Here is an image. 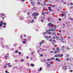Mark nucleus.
<instances>
[{"mask_svg":"<svg viewBox=\"0 0 73 73\" xmlns=\"http://www.w3.org/2000/svg\"><path fill=\"white\" fill-rule=\"evenodd\" d=\"M3 24V25H6V24L5 23H3V21H1L0 23V27H1L2 26Z\"/></svg>","mask_w":73,"mask_h":73,"instance_id":"1","label":"nucleus"},{"mask_svg":"<svg viewBox=\"0 0 73 73\" xmlns=\"http://www.w3.org/2000/svg\"><path fill=\"white\" fill-rule=\"evenodd\" d=\"M44 37L46 38V40H48L49 38H51V37H50V36H45V35H44Z\"/></svg>","mask_w":73,"mask_h":73,"instance_id":"2","label":"nucleus"},{"mask_svg":"<svg viewBox=\"0 0 73 73\" xmlns=\"http://www.w3.org/2000/svg\"><path fill=\"white\" fill-rule=\"evenodd\" d=\"M19 19L21 20H24V18L23 16L21 15L20 16Z\"/></svg>","mask_w":73,"mask_h":73,"instance_id":"3","label":"nucleus"},{"mask_svg":"<svg viewBox=\"0 0 73 73\" xmlns=\"http://www.w3.org/2000/svg\"><path fill=\"white\" fill-rule=\"evenodd\" d=\"M49 31H48L46 32H44V33L43 34V35H45V34H46V33H48V34H51V33L50 32H49Z\"/></svg>","mask_w":73,"mask_h":73,"instance_id":"4","label":"nucleus"},{"mask_svg":"<svg viewBox=\"0 0 73 73\" xmlns=\"http://www.w3.org/2000/svg\"><path fill=\"white\" fill-rule=\"evenodd\" d=\"M62 69L63 70H66V66H62Z\"/></svg>","mask_w":73,"mask_h":73,"instance_id":"5","label":"nucleus"},{"mask_svg":"<svg viewBox=\"0 0 73 73\" xmlns=\"http://www.w3.org/2000/svg\"><path fill=\"white\" fill-rule=\"evenodd\" d=\"M33 16H38V13H35L33 14Z\"/></svg>","mask_w":73,"mask_h":73,"instance_id":"6","label":"nucleus"},{"mask_svg":"<svg viewBox=\"0 0 73 73\" xmlns=\"http://www.w3.org/2000/svg\"><path fill=\"white\" fill-rule=\"evenodd\" d=\"M56 26L53 29H49L48 30V31H55V30H54V29H55V28H56Z\"/></svg>","mask_w":73,"mask_h":73,"instance_id":"7","label":"nucleus"},{"mask_svg":"<svg viewBox=\"0 0 73 73\" xmlns=\"http://www.w3.org/2000/svg\"><path fill=\"white\" fill-rule=\"evenodd\" d=\"M48 25L49 27H50L52 28V24L51 23H49L48 24Z\"/></svg>","mask_w":73,"mask_h":73,"instance_id":"8","label":"nucleus"},{"mask_svg":"<svg viewBox=\"0 0 73 73\" xmlns=\"http://www.w3.org/2000/svg\"><path fill=\"white\" fill-rule=\"evenodd\" d=\"M3 16H4V13H2L0 14V17H3Z\"/></svg>","mask_w":73,"mask_h":73,"instance_id":"9","label":"nucleus"},{"mask_svg":"<svg viewBox=\"0 0 73 73\" xmlns=\"http://www.w3.org/2000/svg\"><path fill=\"white\" fill-rule=\"evenodd\" d=\"M42 70V68H41V67L40 68V69H38V71L39 72H40V71H41Z\"/></svg>","mask_w":73,"mask_h":73,"instance_id":"10","label":"nucleus"},{"mask_svg":"<svg viewBox=\"0 0 73 73\" xmlns=\"http://www.w3.org/2000/svg\"><path fill=\"white\" fill-rule=\"evenodd\" d=\"M62 49H66V47H65V46H63L62 47Z\"/></svg>","mask_w":73,"mask_h":73,"instance_id":"11","label":"nucleus"},{"mask_svg":"<svg viewBox=\"0 0 73 73\" xmlns=\"http://www.w3.org/2000/svg\"><path fill=\"white\" fill-rule=\"evenodd\" d=\"M5 58H9V56H5Z\"/></svg>","mask_w":73,"mask_h":73,"instance_id":"12","label":"nucleus"},{"mask_svg":"<svg viewBox=\"0 0 73 73\" xmlns=\"http://www.w3.org/2000/svg\"><path fill=\"white\" fill-rule=\"evenodd\" d=\"M42 44H44L45 43V40H42Z\"/></svg>","mask_w":73,"mask_h":73,"instance_id":"13","label":"nucleus"},{"mask_svg":"<svg viewBox=\"0 0 73 73\" xmlns=\"http://www.w3.org/2000/svg\"><path fill=\"white\" fill-rule=\"evenodd\" d=\"M54 57H58V54H56L54 56Z\"/></svg>","mask_w":73,"mask_h":73,"instance_id":"14","label":"nucleus"},{"mask_svg":"<svg viewBox=\"0 0 73 73\" xmlns=\"http://www.w3.org/2000/svg\"><path fill=\"white\" fill-rule=\"evenodd\" d=\"M59 51H60V50H57V51H55L54 52V53L55 54L57 53H58V52H59Z\"/></svg>","mask_w":73,"mask_h":73,"instance_id":"15","label":"nucleus"},{"mask_svg":"<svg viewBox=\"0 0 73 73\" xmlns=\"http://www.w3.org/2000/svg\"><path fill=\"white\" fill-rule=\"evenodd\" d=\"M48 9H49V11H51L52 9H51V8H50V7H49L48 8Z\"/></svg>","mask_w":73,"mask_h":73,"instance_id":"16","label":"nucleus"},{"mask_svg":"<svg viewBox=\"0 0 73 73\" xmlns=\"http://www.w3.org/2000/svg\"><path fill=\"white\" fill-rule=\"evenodd\" d=\"M23 44H25L26 43V41H25V40L23 42Z\"/></svg>","mask_w":73,"mask_h":73,"instance_id":"17","label":"nucleus"},{"mask_svg":"<svg viewBox=\"0 0 73 73\" xmlns=\"http://www.w3.org/2000/svg\"><path fill=\"white\" fill-rule=\"evenodd\" d=\"M49 13H50V12L48 11V12H45V13L46 14H49Z\"/></svg>","mask_w":73,"mask_h":73,"instance_id":"18","label":"nucleus"},{"mask_svg":"<svg viewBox=\"0 0 73 73\" xmlns=\"http://www.w3.org/2000/svg\"><path fill=\"white\" fill-rule=\"evenodd\" d=\"M37 4H38L39 5H40V1H38L37 2Z\"/></svg>","mask_w":73,"mask_h":73,"instance_id":"19","label":"nucleus"},{"mask_svg":"<svg viewBox=\"0 0 73 73\" xmlns=\"http://www.w3.org/2000/svg\"><path fill=\"white\" fill-rule=\"evenodd\" d=\"M31 66H32L34 67V64H31Z\"/></svg>","mask_w":73,"mask_h":73,"instance_id":"20","label":"nucleus"},{"mask_svg":"<svg viewBox=\"0 0 73 73\" xmlns=\"http://www.w3.org/2000/svg\"><path fill=\"white\" fill-rule=\"evenodd\" d=\"M63 42V43H64V42H63V38L62 37V38L60 39Z\"/></svg>","mask_w":73,"mask_h":73,"instance_id":"21","label":"nucleus"},{"mask_svg":"<svg viewBox=\"0 0 73 73\" xmlns=\"http://www.w3.org/2000/svg\"><path fill=\"white\" fill-rule=\"evenodd\" d=\"M64 14H61L62 17H64Z\"/></svg>","mask_w":73,"mask_h":73,"instance_id":"22","label":"nucleus"},{"mask_svg":"<svg viewBox=\"0 0 73 73\" xmlns=\"http://www.w3.org/2000/svg\"><path fill=\"white\" fill-rule=\"evenodd\" d=\"M31 23H34V20H32V21H31Z\"/></svg>","mask_w":73,"mask_h":73,"instance_id":"23","label":"nucleus"},{"mask_svg":"<svg viewBox=\"0 0 73 73\" xmlns=\"http://www.w3.org/2000/svg\"><path fill=\"white\" fill-rule=\"evenodd\" d=\"M14 69H17L18 68V67L17 66H16L14 67Z\"/></svg>","mask_w":73,"mask_h":73,"instance_id":"24","label":"nucleus"},{"mask_svg":"<svg viewBox=\"0 0 73 73\" xmlns=\"http://www.w3.org/2000/svg\"><path fill=\"white\" fill-rule=\"evenodd\" d=\"M33 10H36V7H34L33 8Z\"/></svg>","mask_w":73,"mask_h":73,"instance_id":"25","label":"nucleus"},{"mask_svg":"<svg viewBox=\"0 0 73 73\" xmlns=\"http://www.w3.org/2000/svg\"><path fill=\"white\" fill-rule=\"evenodd\" d=\"M69 59H70V58H67L66 59V61H68L69 60Z\"/></svg>","mask_w":73,"mask_h":73,"instance_id":"26","label":"nucleus"},{"mask_svg":"<svg viewBox=\"0 0 73 73\" xmlns=\"http://www.w3.org/2000/svg\"><path fill=\"white\" fill-rule=\"evenodd\" d=\"M69 19H70V20H71L72 21V20H73V19L72 18H69Z\"/></svg>","mask_w":73,"mask_h":73,"instance_id":"27","label":"nucleus"},{"mask_svg":"<svg viewBox=\"0 0 73 73\" xmlns=\"http://www.w3.org/2000/svg\"><path fill=\"white\" fill-rule=\"evenodd\" d=\"M21 62H24V59H22L21 60Z\"/></svg>","mask_w":73,"mask_h":73,"instance_id":"28","label":"nucleus"},{"mask_svg":"<svg viewBox=\"0 0 73 73\" xmlns=\"http://www.w3.org/2000/svg\"><path fill=\"white\" fill-rule=\"evenodd\" d=\"M15 53H18V51L17 50H16L15 51Z\"/></svg>","mask_w":73,"mask_h":73,"instance_id":"29","label":"nucleus"},{"mask_svg":"<svg viewBox=\"0 0 73 73\" xmlns=\"http://www.w3.org/2000/svg\"><path fill=\"white\" fill-rule=\"evenodd\" d=\"M47 67H49V66H50V65L49 64H48V65H47Z\"/></svg>","mask_w":73,"mask_h":73,"instance_id":"30","label":"nucleus"},{"mask_svg":"<svg viewBox=\"0 0 73 73\" xmlns=\"http://www.w3.org/2000/svg\"><path fill=\"white\" fill-rule=\"evenodd\" d=\"M47 60L48 61H50V60L49 59H47Z\"/></svg>","mask_w":73,"mask_h":73,"instance_id":"31","label":"nucleus"},{"mask_svg":"<svg viewBox=\"0 0 73 73\" xmlns=\"http://www.w3.org/2000/svg\"><path fill=\"white\" fill-rule=\"evenodd\" d=\"M3 40V38H1L0 39V40Z\"/></svg>","mask_w":73,"mask_h":73,"instance_id":"32","label":"nucleus"},{"mask_svg":"<svg viewBox=\"0 0 73 73\" xmlns=\"http://www.w3.org/2000/svg\"><path fill=\"white\" fill-rule=\"evenodd\" d=\"M5 46L6 47V48H8V46L7 45H6Z\"/></svg>","mask_w":73,"mask_h":73,"instance_id":"33","label":"nucleus"},{"mask_svg":"<svg viewBox=\"0 0 73 73\" xmlns=\"http://www.w3.org/2000/svg\"><path fill=\"white\" fill-rule=\"evenodd\" d=\"M5 73H9V72H8V71H5Z\"/></svg>","mask_w":73,"mask_h":73,"instance_id":"34","label":"nucleus"},{"mask_svg":"<svg viewBox=\"0 0 73 73\" xmlns=\"http://www.w3.org/2000/svg\"><path fill=\"white\" fill-rule=\"evenodd\" d=\"M62 56H63V55L62 54L61 55H60V57H62Z\"/></svg>","mask_w":73,"mask_h":73,"instance_id":"35","label":"nucleus"},{"mask_svg":"<svg viewBox=\"0 0 73 73\" xmlns=\"http://www.w3.org/2000/svg\"><path fill=\"white\" fill-rule=\"evenodd\" d=\"M67 48L68 50H69L70 48H69V47H67Z\"/></svg>","mask_w":73,"mask_h":73,"instance_id":"36","label":"nucleus"},{"mask_svg":"<svg viewBox=\"0 0 73 73\" xmlns=\"http://www.w3.org/2000/svg\"><path fill=\"white\" fill-rule=\"evenodd\" d=\"M4 68H7V66H4Z\"/></svg>","mask_w":73,"mask_h":73,"instance_id":"37","label":"nucleus"},{"mask_svg":"<svg viewBox=\"0 0 73 73\" xmlns=\"http://www.w3.org/2000/svg\"><path fill=\"white\" fill-rule=\"evenodd\" d=\"M52 7H55V5H52Z\"/></svg>","mask_w":73,"mask_h":73,"instance_id":"38","label":"nucleus"},{"mask_svg":"<svg viewBox=\"0 0 73 73\" xmlns=\"http://www.w3.org/2000/svg\"><path fill=\"white\" fill-rule=\"evenodd\" d=\"M25 0H21V1H22V2H24V1H25Z\"/></svg>","mask_w":73,"mask_h":73,"instance_id":"39","label":"nucleus"},{"mask_svg":"<svg viewBox=\"0 0 73 73\" xmlns=\"http://www.w3.org/2000/svg\"><path fill=\"white\" fill-rule=\"evenodd\" d=\"M70 5H73V3H70Z\"/></svg>","mask_w":73,"mask_h":73,"instance_id":"40","label":"nucleus"},{"mask_svg":"<svg viewBox=\"0 0 73 73\" xmlns=\"http://www.w3.org/2000/svg\"><path fill=\"white\" fill-rule=\"evenodd\" d=\"M30 59L31 60H33V58L32 57Z\"/></svg>","mask_w":73,"mask_h":73,"instance_id":"41","label":"nucleus"},{"mask_svg":"<svg viewBox=\"0 0 73 73\" xmlns=\"http://www.w3.org/2000/svg\"><path fill=\"white\" fill-rule=\"evenodd\" d=\"M40 56H41V57H42L43 56V55H42V54H41L40 55Z\"/></svg>","mask_w":73,"mask_h":73,"instance_id":"42","label":"nucleus"},{"mask_svg":"<svg viewBox=\"0 0 73 73\" xmlns=\"http://www.w3.org/2000/svg\"><path fill=\"white\" fill-rule=\"evenodd\" d=\"M31 23V21H29V23Z\"/></svg>","mask_w":73,"mask_h":73,"instance_id":"43","label":"nucleus"},{"mask_svg":"<svg viewBox=\"0 0 73 73\" xmlns=\"http://www.w3.org/2000/svg\"><path fill=\"white\" fill-rule=\"evenodd\" d=\"M31 37H29V38H28V40H31Z\"/></svg>","mask_w":73,"mask_h":73,"instance_id":"44","label":"nucleus"},{"mask_svg":"<svg viewBox=\"0 0 73 73\" xmlns=\"http://www.w3.org/2000/svg\"><path fill=\"white\" fill-rule=\"evenodd\" d=\"M58 20L59 21H61V19H58Z\"/></svg>","mask_w":73,"mask_h":73,"instance_id":"45","label":"nucleus"},{"mask_svg":"<svg viewBox=\"0 0 73 73\" xmlns=\"http://www.w3.org/2000/svg\"><path fill=\"white\" fill-rule=\"evenodd\" d=\"M46 60H43V61L44 62H46Z\"/></svg>","mask_w":73,"mask_h":73,"instance_id":"46","label":"nucleus"},{"mask_svg":"<svg viewBox=\"0 0 73 73\" xmlns=\"http://www.w3.org/2000/svg\"><path fill=\"white\" fill-rule=\"evenodd\" d=\"M70 72H73V70H70Z\"/></svg>","mask_w":73,"mask_h":73,"instance_id":"47","label":"nucleus"},{"mask_svg":"<svg viewBox=\"0 0 73 73\" xmlns=\"http://www.w3.org/2000/svg\"><path fill=\"white\" fill-rule=\"evenodd\" d=\"M42 44V42L40 43V46H41V44Z\"/></svg>","mask_w":73,"mask_h":73,"instance_id":"48","label":"nucleus"},{"mask_svg":"<svg viewBox=\"0 0 73 73\" xmlns=\"http://www.w3.org/2000/svg\"><path fill=\"white\" fill-rule=\"evenodd\" d=\"M24 40H25V41H27V40L26 39H25Z\"/></svg>","mask_w":73,"mask_h":73,"instance_id":"49","label":"nucleus"},{"mask_svg":"<svg viewBox=\"0 0 73 73\" xmlns=\"http://www.w3.org/2000/svg\"><path fill=\"white\" fill-rule=\"evenodd\" d=\"M58 57H60V54L58 55Z\"/></svg>","mask_w":73,"mask_h":73,"instance_id":"50","label":"nucleus"},{"mask_svg":"<svg viewBox=\"0 0 73 73\" xmlns=\"http://www.w3.org/2000/svg\"><path fill=\"white\" fill-rule=\"evenodd\" d=\"M42 19H43V20H44V17H42Z\"/></svg>","mask_w":73,"mask_h":73,"instance_id":"51","label":"nucleus"},{"mask_svg":"<svg viewBox=\"0 0 73 73\" xmlns=\"http://www.w3.org/2000/svg\"><path fill=\"white\" fill-rule=\"evenodd\" d=\"M55 60H58V58H56L55 59Z\"/></svg>","mask_w":73,"mask_h":73,"instance_id":"52","label":"nucleus"},{"mask_svg":"<svg viewBox=\"0 0 73 73\" xmlns=\"http://www.w3.org/2000/svg\"><path fill=\"white\" fill-rule=\"evenodd\" d=\"M56 49L58 50H59V48H57Z\"/></svg>","mask_w":73,"mask_h":73,"instance_id":"53","label":"nucleus"},{"mask_svg":"<svg viewBox=\"0 0 73 73\" xmlns=\"http://www.w3.org/2000/svg\"><path fill=\"white\" fill-rule=\"evenodd\" d=\"M34 19H36L37 18V17H34Z\"/></svg>","mask_w":73,"mask_h":73,"instance_id":"54","label":"nucleus"},{"mask_svg":"<svg viewBox=\"0 0 73 73\" xmlns=\"http://www.w3.org/2000/svg\"><path fill=\"white\" fill-rule=\"evenodd\" d=\"M68 56H69V55L67 54L66 55V57H68Z\"/></svg>","mask_w":73,"mask_h":73,"instance_id":"55","label":"nucleus"},{"mask_svg":"<svg viewBox=\"0 0 73 73\" xmlns=\"http://www.w3.org/2000/svg\"><path fill=\"white\" fill-rule=\"evenodd\" d=\"M12 65H10V66H9V67H11V66H12Z\"/></svg>","mask_w":73,"mask_h":73,"instance_id":"56","label":"nucleus"},{"mask_svg":"<svg viewBox=\"0 0 73 73\" xmlns=\"http://www.w3.org/2000/svg\"><path fill=\"white\" fill-rule=\"evenodd\" d=\"M41 22L42 23H43V22H44V21H43V20H41Z\"/></svg>","mask_w":73,"mask_h":73,"instance_id":"57","label":"nucleus"},{"mask_svg":"<svg viewBox=\"0 0 73 73\" xmlns=\"http://www.w3.org/2000/svg\"><path fill=\"white\" fill-rule=\"evenodd\" d=\"M27 59H28V58H29V57L28 56H27Z\"/></svg>","mask_w":73,"mask_h":73,"instance_id":"58","label":"nucleus"},{"mask_svg":"<svg viewBox=\"0 0 73 73\" xmlns=\"http://www.w3.org/2000/svg\"><path fill=\"white\" fill-rule=\"evenodd\" d=\"M52 60H54L55 58H52Z\"/></svg>","mask_w":73,"mask_h":73,"instance_id":"59","label":"nucleus"},{"mask_svg":"<svg viewBox=\"0 0 73 73\" xmlns=\"http://www.w3.org/2000/svg\"><path fill=\"white\" fill-rule=\"evenodd\" d=\"M42 15H44V13H42Z\"/></svg>","mask_w":73,"mask_h":73,"instance_id":"60","label":"nucleus"},{"mask_svg":"<svg viewBox=\"0 0 73 73\" xmlns=\"http://www.w3.org/2000/svg\"><path fill=\"white\" fill-rule=\"evenodd\" d=\"M19 54H21V52H19Z\"/></svg>","mask_w":73,"mask_h":73,"instance_id":"61","label":"nucleus"},{"mask_svg":"<svg viewBox=\"0 0 73 73\" xmlns=\"http://www.w3.org/2000/svg\"><path fill=\"white\" fill-rule=\"evenodd\" d=\"M27 14H28V15H29V14H30V13L29 12H28L27 13Z\"/></svg>","mask_w":73,"mask_h":73,"instance_id":"62","label":"nucleus"},{"mask_svg":"<svg viewBox=\"0 0 73 73\" xmlns=\"http://www.w3.org/2000/svg\"><path fill=\"white\" fill-rule=\"evenodd\" d=\"M63 26H65V25L64 24H63Z\"/></svg>","mask_w":73,"mask_h":73,"instance_id":"63","label":"nucleus"},{"mask_svg":"<svg viewBox=\"0 0 73 73\" xmlns=\"http://www.w3.org/2000/svg\"><path fill=\"white\" fill-rule=\"evenodd\" d=\"M3 28H5V25H4L3 27Z\"/></svg>","mask_w":73,"mask_h":73,"instance_id":"64","label":"nucleus"}]
</instances>
